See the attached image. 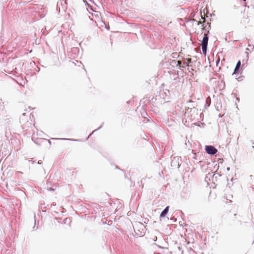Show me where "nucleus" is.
Returning a JSON list of instances; mask_svg holds the SVG:
<instances>
[{
    "label": "nucleus",
    "mask_w": 254,
    "mask_h": 254,
    "mask_svg": "<svg viewBox=\"0 0 254 254\" xmlns=\"http://www.w3.org/2000/svg\"><path fill=\"white\" fill-rule=\"evenodd\" d=\"M72 140H73V141H77V140H76V139H72Z\"/></svg>",
    "instance_id": "obj_17"
},
{
    "label": "nucleus",
    "mask_w": 254,
    "mask_h": 254,
    "mask_svg": "<svg viewBox=\"0 0 254 254\" xmlns=\"http://www.w3.org/2000/svg\"><path fill=\"white\" fill-rule=\"evenodd\" d=\"M144 231H143V230H141L140 229H136V232H135V233H136V234L137 235H138L139 236H141L142 235H144Z\"/></svg>",
    "instance_id": "obj_6"
},
{
    "label": "nucleus",
    "mask_w": 254,
    "mask_h": 254,
    "mask_svg": "<svg viewBox=\"0 0 254 254\" xmlns=\"http://www.w3.org/2000/svg\"><path fill=\"white\" fill-rule=\"evenodd\" d=\"M61 139H64V140H69L70 139H67V138H62Z\"/></svg>",
    "instance_id": "obj_14"
},
{
    "label": "nucleus",
    "mask_w": 254,
    "mask_h": 254,
    "mask_svg": "<svg viewBox=\"0 0 254 254\" xmlns=\"http://www.w3.org/2000/svg\"><path fill=\"white\" fill-rule=\"evenodd\" d=\"M183 66H182L183 67H185L186 66H189V64H188L186 63H183Z\"/></svg>",
    "instance_id": "obj_9"
},
{
    "label": "nucleus",
    "mask_w": 254,
    "mask_h": 254,
    "mask_svg": "<svg viewBox=\"0 0 254 254\" xmlns=\"http://www.w3.org/2000/svg\"><path fill=\"white\" fill-rule=\"evenodd\" d=\"M48 190H49L50 191H54V189H53L52 188H50L48 189Z\"/></svg>",
    "instance_id": "obj_12"
},
{
    "label": "nucleus",
    "mask_w": 254,
    "mask_h": 254,
    "mask_svg": "<svg viewBox=\"0 0 254 254\" xmlns=\"http://www.w3.org/2000/svg\"><path fill=\"white\" fill-rule=\"evenodd\" d=\"M207 24L209 25V27H210V24L209 23H207Z\"/></svg>",
    "instance_id": "obj_15"
},
{
    "label": "nucleus",
    "mask_w": 254,
    "mask_h": 254,
    "mask_svg": "<svg viewBox=\"0 0 254 254\" xmlns=\"http://www.w3.org/2000/svg\"><path fill=\"white\" fill-rule=\"evenodd\" d=\"M155 240H154V241H156L157 240V237H155Z\"/></svg>",
    "instance_id": "obj_19"
},
{
    "label": "nucleus",
    "mask_w": 254,
    "mask_h": 254,
    "mask_svg": "<svg viewBox=\"0 0 254 254\" xmlns=\"http://www.w3.org/2000/svg\"><path fill=\"white\" fill-rule=\"evenodd\" d=\"M102 127V126H101L100 127H99L98 128H97L96 129L93 130L92 131V132L89 135V136H91L92 134H93L94 132H95L96 131H97V130H99L100 129H101Z\"/></svg>",
    "instance_id": "obj_8"
},
{
    "label": "nucleus",
    "mask_w": 254,
    "mask_h": 254,
    "mask_svg": "<svg viewBox=\"0 0 254 254\" xmlns=\"http://www.w3.org/2000/svg\"><path fill=\"white\" fill-rule=\"evenodd\" d=\"M206 104H208V106H209L210 105V99L209 97H208L206 100Z\"/></svg>",
    "instance_id": "obj_7"
},
{
    "label": "nucleus",
    "mask_w": 254,
    "mask_h": 254,
    "mask_svg": "<svg viewBox=\"0 0 254 254\" xmlns=\"http://www.w3.org/2000/svg\"><path fill=\"white\" fill-rule=\"evenodd\" d=\"M38 164H41V163H40V161H38Z\"/></svg>",
    "instance_id": "obj_16"
},
{
    "label": "nucleus",
    "mask_w": 254,
    "mask_h": 254,
    "mask_svg": "<svg viewBox=\"0 0 254 254\" xmlns=\"http://www.w3.org/2000/svg\"><path fill=\"white\" fill-rule=\"evenodd\" d=\"M205 149L207 153L211 155H214L217 152V149L212 145H206Z\"/></svg>",
    "instance_id": "obj_2"
},
{
    "label": "nucleus",
    "mask_w": 254,
    "mask_h": 254,
    "mask_svg": "<svg viewBox=\"0 0 254 254\" xmlns=\"http://www.w3.org/2000/svg\"><path fill=\"white\" fill-rule=\"evenodd\" d=\"M187 62L188 63H191V59H187Z\"/></svg>",
    "instance_id": "obj_10"
},
{
    "label": "nucleus",
    "mask_w": 254,
    "mask_h": 254,
    "mask_svg": "<svg viewBox=\"0 0 254 254\" xmlns=\"http://www.w3.org/2000/svg\"><path fill=\"white\" fill-rule=\"evenodd\" d=\"M241 61H239L236 65V66L234 68V72L233 73V74H236V73H237V72L239 71V69H240V67L241 66Z\"/></svg>",
    "instance_id": "obj_4"
},
{
    "label": "nucleus",
    "mask_w": 254,
    "mask_h": 254,
    "mask_svg": "<svg viewBox=\"0 0 254 254\" xmlns=\"http://www.w3.org/2000/svg\"><path fill=\"white\" fill-rule=\"evenodd\" d=\"M226 170H227V171H229L230 170V168L229 167H227L226 168Z\"/></svg>",
    "instance_id": "obj_13"
},
{
    "label": "nucleus",
    "mask_w": 254,
    "mask_h": 254,
    "mask_svg": "<svg viewBox=\"0 0 254 254\" xmlns=\"http://www.w3.org/2000/svg\"><path fill=\"white\" fill-rule=\"evenodd\" d=\"M204 22V21H203V22H201V21H198L197 22V25H200V24H203Z\"/></svg>",
    "instance_id": "obj_11"
},
{
    "label": "nucleus",
    "mask_w": 254,
    "mask_h": 254,
    "mask_svg": "<svg viewBox=\"0 0 254 254\" xmlns=\"http://www.w3.org/2000/svg\"><path fill=\"white\" fill-rule=\"evenodd\" d=\"M134 232H136V229H140L141 230L144 231L145 229V227L144 225L141 222H136L135 223L134 225L133 226Z\"/></svg>",
    "instance_id": "obj_3"
},
{
    "label": "nucleus",
    "mask_w": 254,
    "mask_h": 254,
    "mask_svg": "<svg viewBox=\"0 0 254 254\" xmlns=\"http://www.w3.org/2000/svg\"><path fill=\"white\" fill-rule=\"evenodd\" d=\"M216 174L219 175V176H221V175H220L218 173H217Z\"/></svg>",
    "instance_id": "obj_18"
},
{
    "label": "nucleus",
    "mask_w": 254,
    "mask_h": 254,
    "mask_svg": "<svg viewBox=\"0 0 254 254\" xmlns=\"http://www.w3.org/2000/svg\"><path fill=\"white\" fill-rule=\"evenodd\" d=\"M169 206H166L165 209L161 212L160 217H164L168 212L169 211Z\"/></svg>",
    "instance_id": "obj_5"
},
{
    "label": "nucleus",
    "mask_w": 254,
    "mask_h": 254,
    "mask_svg": "<svg viewBox=\"0 0 254 254\" xmlns=\"http://www.w3.org/2000/svg\"><path fill=\"white\" fill-rule=\"evenodd\" d=\"M209 31H208L206 34H205L203 36L202 40H201V49L202 53L204 54H206L207 49V44L208 41V34H209Z\"/></svg>",
    "instance_id": "obj_1"
}]
</instances>
